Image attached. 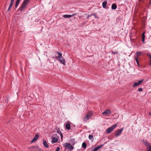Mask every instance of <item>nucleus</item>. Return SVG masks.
<instances>
[{"mask_svg":"<svg viewBox=\"0 0 151 151\" xmlns=\"http://www.w3.org/2000/svg\"><path fill=\"white\" fill-rule=\"evenodd\" d=\"M56 52L58 55V56L57 57H55V58L56 59H58V60L60 63H62L64 65H65V60L63 57H62V53L58 51L57 52Z\"/></svg>","mask_w":151,"mask_h":151,"instance_id":"obj_1","label":"nucleus"},{"mask_svg":"<svg viewBox=\"0 0 151 151\" xmlns=\"http://www.w3.org/2000/svg\"><path fill=\"white\" fill-rule=\"evenodd\" d=\"M30 0H24L22 2L21 6L18 9V10H20L21 12H22L26 7V6L28 4Z\"/></svg>","mask_w":151,"mask_h":151,"instance_id":"obj_2","label":"nucleus"},{"mask_svg":"<svg viewBox=\"0 0 151 151\" xmlns=\"http://www.w3.org/2000/svg\"><path fill=\"white\" fill-rule=\"evenodd\" d=\"M117 126L116 124H115L112 126L111 127L108 128L106 131L107 134L111 133Z\"/></svg>","mask_w":151,"mask_h":151,"instance_id":"obj_3","label":"nucleus"},{"mask_svg":"<svg viewBox=\"0 0 151 151\" xmlns=\"http://www.w3.org/2000/svg\"><path fill=\"white\" fill-rule=\"evenodd\" d=\"M124 128H122L120 129H118L115 131V136L117 137L120 135L122 132Z\"/></svg>","mask_w":151,"mask_h":151,"instance_id":"obj_4","label":"nucleus"},{"mask_svg":"<svg viewBox=\"0 0 151 151\" xmlns=\"http://www.w3.org/2000/svg\"><path fill=\"white\" fill-rule=\"evenodd\" d=\"M63 145L65 147L70 150H73L74 149V147L72 145L67 142L64 144Z\"/></svg>","mask_w":151,"mask_h":151,"instance_id":"obj_5","label":"nucleus"},{"mask_svg":"<svg viewBox=\"0 0 151 151\" xmlns=\"http://www.w3.org/2000/svg\"><path fill=\"white\" fill-rule=\"evenodd\" d=\"M28 151H38L39 148L36 146H33L28 148Z\"/></svg>","mask_w":151,"mask_h":151,"instance_id":"obj_6","label":"nucleus"},{"mask_svg":"<svg viewBox=\"0 0 151 151\" xmlns=\"http://www.w3.org/2000/svg\"><path fill=\"white\" fill-rule=\"evenodd\" d=\"M92 116L91 113H88L86 114L83 119L84 121H86L88 120Z\"/></svg>","mask_w":151,"mask_h":151,"instance_id":"obj_7","label":"nucleus"},{"mask_svg":"<svg viewBox=\"0 0 151 151\" xmlns=\"http://www.w3.org/2000/svg\"><path fill=\"white\" fill-rule=\"evenodd\" d=\"M143 81L144 79H142V80L139 81L135 83L132 86V87H134L140 85L142 84Z\"/></svg>","mask_w":151,"mask_h":151,"instance_id":"obj_8","label":"nucleus"},{"mask_svg":"<svg viewBox=\"0 0 151 151\" xmlns=\"http://www.w3.org/2000/svg\"><path fill=\"white\" fill-rule=\"evenodd\" d=\"M111 113V111L109 110H106L103 112L102 114L103 115H108L110 114Z\"/></svg>","mask_w":151,"mask_h":151,"instance_id":"obj_9","label":"nucleus"},{"mask_svg":"<svg viewBox=\"0 0 151 151\" xmlns=\"http://www.w3.org/2000/svg\"><path fill=\"white\" fill-rule=\"evenodd\" d=\"M14 0H11V1L10 3V4L9 6V8L7 10V12H9L12 6L14 4Z\"/></svg>","mask_w":151,"mask_h":151,"instance_id":"obj_10","label":"nucleus"},{"mask_svg":"<svg viewBox=\"0 0 151 151\" xmlns=\"http://www.w3.org/2000/svg\"><path fill=\"white\" fill-rule=\"evenodd\" d=\"M39 137V135L38 134H36L35 135V136L34 138L31 141L32 142H35L36 141L38 137Z\"/></svg>","mask_w":151,"mask_h":151,"instance_id":"obj_11","label":"nucleus"},{"mask_svg":"<svg viewBox=\"0 0 151 151\" xmlns=\"http://www.w3.org/2000/svg\"><path fill=\"white\" fill-rule=\"evenodd\" d=\"M51 138L52 139L51 141L52 143L53 144L58 142V139L57 138H56L55 137H52Z\"/></svg>","mask_w":151,"mask_h":151,"instance_id":"obj_12","label":"nucleus"},{"mask_svg":"<svg viewBox=\"0 0 151 151\" xmlns=\"http://www.w3.org/2000/svg\"><path fill=\"white\" fill-rule=\"evenodd\" d=\"M136 56L135 57V58L136 57L137 58H138L140 56L142 55L143 54L142 53L139 52H136Z\"/></svg>","mask_w":151,"mask_h":151,"instance_id":"obj_13","label":"nucleus"},{"mask_svg":"<svg viewBox=\"0 0 151 151\" xmlns=\"http://www.w3.org/2000/svg\"><path fill=\"white\" fill-rule=\"evenodd\" d=\"M70 124L69 122H68L65 125V128L66 129L68 130H69L70 129Z\"/></svg>","mask_w":151,"mask_h":151,"instance_id":"obj_14","label":"nucleus"},{"mask_svg":"<svg viewBox=\"0 0 151 151\" xmlns=\"http://www.w3.org/2000/svg\"><path fill=\"white\" fill-rule=\"evenodd\" d=\"M57 132L59 134H60V137H61V138L62 139L63 137V134H62V132L60 131V128H57Z\"/></svg>","mask_w":151,"mask_h":151,"instance_id":"obj_15","label":"nucleus"},{"mask_svg":"<svg viewBox=\"0 0 151 151\" xmlns=\"http://www.w3.org/2000/svg\"><path fill=\"white\" fill-rule=\"evenodd\" d=\"M43 143L44 146L46 148H48L49 145H47L46 141L45 140L43 139Z\"/></svg>","mask_w":151,"mask_h":151,"instance_id":"obj_16","label":"nucleus"},{"mask_svg":"<svg viewBox=\"0 0 151 151\" xmlns=\"http://www.w3.org/2000/svg\"><path fill=\"white\" fill-rule=\"evenodd\" d=\"M69 141L71 144L73 145H74L76 144L75 138L71 139H70Z\"/></svg>","mask_w":151,"mask_h":151,"instance_id":"obj_17","label":"nucleus"},{"mask_svg":"<svg viewBox=\"0 0 151 151\" xmlns=\"http://www.w3.org/2000/svg\"><path fill=\"white\" fill-rule=\"evenodd\" d=\"M20 2V1H17V0H16V2H15V7L16 9L17 7L19 4V3Z\"/></svg>","mask_w":151,"mask_h":151,"instance_id":"obj_18","label":"nucleus"},{"mask_svg":"<svg viewBox=\"0 0 151 151\" xmlns=\"http://www.w3.org/2000/svg\"><path fill=\"white\" fill-rule=\"evenodd\" d=\"M117 8V6L116 4H113L111 6V9H116Z\"/></svg>","mask_w":151,"mask_h":151,"instance_id":"obj_19","label":"nucleus"},{"mask_svg":"<svg viewBox=\"0 0 151 151\" xmlns=\"http://www.w3.org/2000/svg\"><path fill=\"white\" fill-rule=\"evenodd\" d=\"M145 32H144L142 35V41L143 43L144 42L145 36Z\"/></svg>","mask_w":151,"mask_h":151,"instance_id":"obj_20","label":"nucleus"},{"mask_svg":"<svg viewBox=\"0 0 151 151\" xmlns=\"http://www.w3.org/2000/svg\"><path fill=\"white\" fill-rule=\"evenodd\" d=\"M72 17L70 15L65 14L63 15V17L65 18H69Z\"/></svg>","mask_w":151,"mask_h":151,"instance_id":"obj_21","label":"nucleus"},{"mask_svg":"<svg viewBox=\"0 0 151 151\" xmlns=\"http://www.w3.org/2000/svg\"><path fill=\"white\" fill-rule=\"evenodd\" d=\"M107 1H104L102 3V6L104 8H105L106 5Z\"/></svg>","mask_w":151,"mask_h":151,"instance_id":"obj_22","label":"nucleus"},{"mask_svg":"<svg viewBox=\"0 0 151 151\" xmlns=\"http://www.w3.org/2000/svg\"><path fill=\"white\" fill-rule=\"evenodd\" d=\"M82 146L84 149H85L87 146L86 143L85 142H83Z\"/></svg>","mask_w":151,"mask_h":151,"instance_id":"obj_23","label":"nucleus"},{"mask_svg":"<svg viewBox=\"0 0 151 151\" xmlns=\"http://www.w3.org/2000/svg\"><path fill=\"white\" fill-rule=\"evenodd\" d=\"M146 151H151V145H148L147 147Z\"/></svg>","mask_w":151,"mask_h":151,"instance_id":"obj_24","label":"nucleus"},{"mask_svg":"<svg viewBox=\"0 0 151 151\" xmlns=\"http://www.w3.org/2000/svg\"><path fill=\"white\" fill-rule=\"evenodd\" d=\"M106 143H107V142H105L103 144L100 145L98 147H97L99 149L101 148V147H102Z\"/></svg>","mask_w":151,"mask_h":151,"instance_id":"obj_25","label":"nucleus"},{"mask_svg":"<svg viewBox=\"0 0 151 151\" xmlns=\"http://www.w3.org/2000/svg\"><path fill=\"white\" fill-rule=\"evenodd\" d=\"M147 56L150 58V65H151V54H147Z\"/></svg>","mask_w":151,"mask_h":151,"instance_id":"obj_26","label":"nucleus"},{"mask_svg":"<svg viewBox=\"0 0 151 151\" xmlns=\"http://www.w3.org/2000/svg\"><path fill=\"white\" fill-rule=\"evenodd\" d=\"M111 54L115 55V54H118V51H116V52H114L113 50H111Z\"/></svg>","mask_w":151,"mask_h":151,"instance_id":"obj_27","label":"nucleus"},{"mask_svg":"<svg viewBox=\"0 0 151 151\" xmlns=\"http://www.w3.org/2000/svg\"><path fill=\"white\" fill-rule=\"evenodd\" d=\"M135 60H136L137 63V64L138 66H139V60H138V58H137L135 57Z\"/></svg>","mask_w":151,"mask_h":151,"instance_id":"obj_28","label":"nucleus"},{"mask_svg":"<svg viewBox=\"0 0 151 151\" xmlns=\"http://www.w3.org/2000/svg\"><path fill=\"white\" fill-rule=\"evenodd\" d=\"M88 138L90 139H93V135H89L88 136Z\"/></svg>","mask_w":151,"mask_h":151,"instance_id":"obj_29","label":"nucleus"},{"mask_svg":"<svg viewBox=\"0 0 151 151\" xmlns=\"http://www.w3.org/2000/svg\"><path fill=\"white\" fill-rule=\"evenodd\" d=\"M99 149L98 147H96V148H95L93 150H92V151H97Z\"/></svg>","mask_w":151,"mask_h":151,"instance_id":"obj_30","label":"nucleus"},{"mask_svg":"<svg viewBox=\"0 0 151 151\" xmlns=\"http://www.w3.org/2000/svg\"><path fill=\"white\" fill-rule=\"evenodd\" d=\"M92 15H93L96 18H98V16L95 14H92Z\"/></svg>","mask_w":151,"mask_h":151,"instance_id":"obj_31","label":"nucleus"},{"mask_svg":"<svg viewBox=\"0 0 151 151\" xmlns=\"http://www.w3.org/2000/svg\"><path fill=\"white\" fill-rule=\"evenodd\" d=\"M138 91H139V92H141V91H143V90H142V88H139L138 89Z\"/></svg>","mask_w":151,"mask_h":151,"instance_id":"obj_32","label":"nucleus"},{"mask_svg":"<svg viewBox=\"0 0 151 151\" xmlns=\"http://www.w3.org/2000/svg\"><path fill=\"white\" fill-rule=\"evenodd\" d=\"M60 150V148L59 147H58L56 149L55 151H59Z\"/></svg>","mask_w":151,"mask_h":151,"instance_id":"obj_33","label":"nucleus"},{"mask_svg":"<svg viewBox=\"0 0 151 151\" xmlns=\"http://www.w3.org/2000/svg\"><path fill=\"white\" fill-rule=\"evenodd\" d=\"M145 143L146 145H148V144H149L148 142L147 141H146L145 142Z\"/></svg>","mask_w":151,"mask_h":151,"instance_id":"obj_34","label":"nucleus"},{"mask_svg":"<svg viewBox=\"0 0 151 151\" xmlns=\"http://www.w3.org/2000/svg\"><path fill=\"white\" fill-rule=\"evenodd\" d=\"M92 16V14L90 15H88V16L87 17V18L88 19L90 17H91Z\"/></svg>","mask_w":151,"mask_h":151,"instance_id":"obj_35","label":"nucleus"},{"mask_svg":"<svg viewBox=\"0 0 151 151\" xmlns=\"http://www.w3.org/2000/svg\"><path fill=\"white\" fill-rule=\"evenodd\" d=\"M77 15V13H74L72 15H71V16H72V17L76 15Z\"/></svg>","mask_w":151,"mask_h":151,"instance_id":"obj_36","label":"nucleus"},{"mask_svg":"<svg viewBox=\"0 0 151 151\" xmlns=\"http://www.w3.org/2000/svg\"><path fill=\"white\" fill-rule=\"evenodd\" d=\"M8 0H7L6 1V3H5V5H4V6H5V7H6V2H7V1H8Z\"/></svg>","mask_w":151,"mask_h":151,"instance_id":"obj_37","label":"nucleus"},{"mask_svg":"<svg viewBox=\"0 0 151 151\" xmlns=\"http://www.w3.org/2000/svg\"><path fill=\"white\" fill-rule=\"evenodd\" d=\"M38 151H45L42 150L41 149L39 148V150H38Z\"/></svg>","mask_w":151,"mask_h":151,"instance_id":"obj_38","label":"nucleus"},{"mask_svg":"<svg viewBox=\"0 0 151 151\" xmlns=\"http://www.w3.org/2000/svg\"><path fill=\"white\" fill-rule=\"evenodd\" d=\"M149 4L150 5H151V1H150L149 2Z\"/></svg>","mask_w":151,"mask_h":151,"instance_id":"obj_39","label":"nucleus"},{"mask_svg":"<svg viewBox=\"0 0 151 151\" xmlns=\"http://www.w3.org/2000/svg\"><path fill=\"white\" fill-rule=\"evenodd\" d=\"M149 114L150 116H151V113H150H150H149Z\"/></svg>","mask_w":151,"mask_h":151,"instance_id":"obj_40","label":"nucleus"},{"mask_svg":"<svg viewBox=\"0 0 151 151\" xmlns=\"http://www.w3.org/2000/svg\"><path fill=\"white\" fill-rule=\"evenodd\" d=\"M139 1H140L141 0H139Z\"/></svg>","mask_w":151,"mask_h":151,"instance_id":"obj_41","label":"nucleus"},{"mask_svg":"<svg viewBox=\"0 0 151 151\" xmlns=\"http://www.w3.org/2000/svg\"><path fill=\"white\" fill-rule=\"evenodd\" d=\"M150 1H151V0H150Z\"/></svg>","mask_w":151,"mask_h":151,"instance_id":"obj_42","label":"nucleus"},{"mask_svg":"<svg viewBox=\"0 0 151 151\" xmlns=\"http://www.w3.org/2000/svg\"><path fill=\"white\" fill-rule=\"evenodd\" d=\"M150 1H151V0H150Z\"/></svg>","mask_w":151,"mask_h":151,"instance_id":"obj_43","label":"nucleus"},{"mask_svg":"<svg viewBox=\"0 0 151 151\" xmlns=\"http://www.w3.org/2000/svg\"><path fill=\"white\" fill-rule=\"evenodd\" d=\"M150 1H151V0H150Z\"/></svg>","mask_w":151,"mask_h":151,"instance_id":"obj_44","label":"nucleus"},{"mask_svg":"<svg viewBox=\"0 0 151 151\" xmlns=\"http://www.w3.org/2000/svg\"><path fill=\"white\" fill-rule=\"evenodd\" d=\"M99 151H101L100 150H99Z\"/></svg>","mask_w":151,"mask_h":151,"instance_id":"obj_45","label":"nucleus"}]
</instances>
